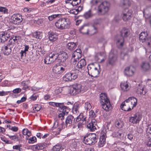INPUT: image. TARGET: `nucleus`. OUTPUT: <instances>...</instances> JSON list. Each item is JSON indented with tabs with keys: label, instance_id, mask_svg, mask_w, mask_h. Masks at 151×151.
<instances>
[{
	"label": "nucleus",
	"instance_id": "f257e3e1",
	"mask_svg": "<svg viewBox=\"0 0 151 151\" xmlns=\"http://www.w3.org/2000/svg\"><path fill=\"white\" fill-rule=\"evenodd\" d=\"M121 32V36H117L115 40L117 45L119 48H121L123 45L124 41L123 37H126L129 35L130 31L128 29L124 28L122 29Z\"/></svg>",
	"mask_w": 151,
	"mask_h": 151
},
{
	"label": "nucleus",
	"instance_id": "f03ea898",
	"mask_svg": "<svg viewBox=\"0 0 151 151\" xmlns=\"http://www.w3.org/2000/svg\"><path fill=\"white\" fill-rule=\"evenodd\" d=\"M100 101L104 110L108 111L111 109V105L106 93H101L100 94Z\"/></svg>",
	"mask_w": 151,
	"mask_h": 151
},
{
	"label": "nucleus",
	"instance_id": "7ed1b4c3",
	"mask_svg": "<svg viewBox=\"0 0 151 151\" xmlns=\"http://www.w3.org/2000/svg\"><path fill=\"white\" fill-rule=\"evenodd\" d=\"M98 137L95 134L91 133L85 135L83 138V143L86 145H93L97 142Z\"/></svg>",
	"mask_w": 151,
	"mask_h": 151
},
{
	"label": "nucleus",
	"instance_id": "20e7f679",
	"mask_svg": "<svg viewBox=\"0 0 151 151\" xmlns=\"http://www.w3.org/2000/svg\"><path fill=\"white\" fill-rule=\"evenodd\" d=\"M83 115L82 114H80L76 118H74L71 115H69L67 116L65 121V125L66 127H70L75 123L79 122L81 118H83Z\"/></svg>",
	"mask_w": 151,
	"mask_h": 151
},
{
	"label": "nucleus",
	"instance_id": "39448f33",
	"mask_svg": "<svg viewBox=\"0 0 151 151\" xmlns=\"http://www.w3.org/2000/svg\"><path fill=\"white\" fill-rule=\"evenodd\" d=\"M110 4L107 1H104L99 6L98 8V13L103 15L108 12L110 9Z\"/></svg>",
	"mask_w": 151,
	"mask_h": 151
},
{
	"label": "nucleus",
	"instance_id": "423d86ee",
	"mask_svg": "<svg viewBox=\"0 0 151 151\" xmlns=\"http://www.w3.org/2000/svg\"><path fill=\"white\" fill-rule=\"evenodd\" d=\"M87 69L88 73L91 77L96 78L99 76L100 71L97 68L95 67L93 64L88 65L87 66Z\"/></svg>",
	"mask_w": 151,
	"mask_h": 151
},
{
	"label": "nucleus",
	"instance_id": "0eeeda50",
	"mask_svg": "<svg viewBox=\"0 0 151 151\" xmlns=\"http://www.w3.org/2000/svg\"><path fill=\"white\" fill-rule=\"evenodd\" d=\"M147 34L145 32H142L139 37V40L142 42H145L147 44L146 48L151 47V38H147Z\"/></svg>",
	"mask_w": 151,
	"mask_h": 151
},
{
	"label": "nucleus",
	"instance_id": "6e6552de",
	"mask_svg": "<svg viewBox=\"0 0 151 151\" xmlns=\"http://www.w3.org/2000/svg\"><path fill=\"white\" fill-rule=\"evenodd\" d=\"M117 60V55L113 53V51L111 50L110 52L109 58L107 62V65H113L116 63Z\"/></svg>",
	"mask_w": 151,
	"mask_h": 151
},
{
	"label": "nucleus",
	"instance_id": "1a4fd4ad",
	"mask_svg": "<svg viewBox=\"0 0 151 151\" xmlns=\"http://www.w3.org/2000/svg\"><path fill=\"white\" fill-rule=\"evenodd\" d=\"M10 21L13 24L16 25H19L22 21V16L19 14H15L11 17Z\"/></svg>",
	"mask_w": 151,
	"mask_h": 151
},
{
	"label": "nucleus",
	"instance_id": "9d476101",
	"mask_svg": "<svg viewBox=\"0 0 151 151\" xmlns=\"http://www.w3.org/2000/svg\"><path fill=\"white\" fill-rule=\"evenodd\" d=\"M66 65L65 64L64 67H62L60 65H55L52 68V70L53 72L57 74H62L65 71V67Z\"/></svg>",
	"mask_w": 151,
	"mask_h": 151
},
{
	"label": "nucleus",
	"instance_id": "9b49d317",
	"mask_svg": "<svg viewBox=\"0 0 151 151\" xmlns=\"http://www.w3.org/2000/svg\"><path fill=\"white\" fill-rule=\"evenodd\" d=\"M81 90V85L79 84H76L73 85L70 93L71 94L73 95H76L80 93Z\"/></svg>",
	"mask_w": 151,
	"mask_h": 151
},
{
	"label": "nucleus",
	"instance_id": "f8f14e48",
	"mask_svg": "<svg viewBox=\"0 0 151 151\" xmlns=\"http://www.w3.org/2000/svg\"><path fill=\"white\" fill-rule=\"evenodd\" d=\"M142 117V115L139 113H137L129 118V121L133 124H137L139 123Z\"/></svg>",
	"mask_w": 151,
	"mask_h": 151
},
{
	"label": "nucleus",
	"instance_id": "ddd939ff",
	"mask_svg": "<svg viewBox=\"0 0 151 151\" xmlns=\"http://www.w3.org/2000/svg\"><path fill=\"white\" fill-rule=\"evenodd\" d=\"M60 122H58V121H56L53 124V126L52 128L54 129L58 127V128L57 131L58 134H59V132L61 130L65 128V125L64 123L63 122H62L61 124H60Z\"/></svg>",
	"mask_w": 151,
	"mask_h": 151
},
{
	"label": "nucleus",
	"instance_id": "4468645a",
	"mask_svg": "<svg viewBox=\"0 0 151 151\" xmlns=\"http://www.w3.org/2000/svg\"><path fill=\"white\" fill-rule=\"evenodd\" d=\"M11 33L9 32H2L0 34L1 42H4L6 41L10 37Z\"/></svg>",
	"mask_w": 151,
	"mask_h": 151
},
{
	"label": "nucleus",
	"instance_id": "2eb2a0df",
	"mask_svg": "<svg viewBox=\"0 0 151 151\" xmlns=\"http://www.w3.org/2000/svg\"><path fill=\"white\" fill-rule=\"evenodd\" d=\"M135 68L133 66L127 67L125 68L124 71V74L129 76H132L134 74Z\"/></svg>",
	"mask_w": 151,
	"mask_h": 151
},
{
	"label": "nucleus",
	"instance_id": "dca6fc26",
	"mask_svg": "<svg viewBox=\"0 0 151 151\" xmlns=\"http://www.w3.org/2000/svg\"><path fill=\"white\" fill-rule=\"evenodd\" d=\"M47 146L46 143H42L37 144L36 145L32 146V148L35 150H42L45 148Z\"/></svg>",
	"mask_w": 151,
	"mask_h": 151
},
{
	"label": "nucleus",
	"instance_id": "f3484780",
	"mask_svg": "<svg viewBox=\"0 0 151 151\" xmlns=\"http://www.w3.org/2000/svg\"><path fill=\"white\" fill-rule=\"evenodd\" d=\"M86 65V62L85 60L84 59H82L78 62L75 68L76 70L81 69Z\"/></svg>",
	"mask_w": 151,
	"mask_h": 151
},
{
	"label": "nucleus",
	"instance_id": "a211bd4d",
	"mask_svg": "<svg viewBox=\"0 0 151 151\" xmlns=\"http://www.w3.org/2000/svg\"><path fill=\"white\" fill-rule=\"evenodd\" d=\"M70 22L67 18H63L62 30L69 28L70 27Z\"/></svg>",
	"mask_w": 151,
	"mask_h": 151
},
{
	"label": "nucleus",
	"instance_id": "6ab92c4d",
	"mask_svg": "<svg viewBox=\"0 0 151 151\" xmlns=\"http://www.w3.org/2000/svg\"><path fill=\"white\" fill-rule=\"evenodd\" d=\"M96 121L95 119H92L91 121L87 125V127L91 131H94L96 129Z\"/></svg>",
	"mask_w": 151,
	"mask_h": 151
},
{
	"label": "nucleus",
	"instance_id": "aec40b11",
	"mask_svg": "<svg viewBox=\"0 0 151 151\" xmlns=\"http://www.w3.org/2000/svg\"><path fill=\"white\" fill-rule=\"evenodd\" d=\"M68 55L65 52H61L60 54L58 55V59L60 60L61 62H64L68 58Z\"/></svg>",
	"mask_w": 151,
	"mask_h": 151
},
{
	"label": "nucleus",
	"instance_id": "412c9836",
	"mask_svg": "<svg viewBox=\"0 0 151 151\" xmlns=\"http://www.w3.org/2000/svg\"><path fill=\"white\" fill-rule=\"evenodd\" d=\"M12 48L11 47H8L5 45L1 47V50L4 55H8L11 52Z\"/></svg>",
	"mask_w": 151,
	"mask_h": 151
},
{
	"label": "nucleus",
	"instance_id": "4be33fe9",
	"mask_svg": "<svg viewBox=\"0 0 151 151\" xmlns=\"http://www.w3.org/2000/svg\"><path fill=\"white\" fill-rule=\"evenodd\" d=\"M127 103L126 100L123 102L121 105V108L123 110L125 111H129L131 110V109L130 108L129 104Z\"/></svg>",
	"mask_w": 151,
	"mask_h": 151
},
{
	"label": "nucleus",
	"instance_id": "5701e85b",
	"mask_svg": "<svg viewBox=\"0 0 151 151\" xmlns=\"http://www.w3.org/2000/svg\"><path fill=\"white\" fill-rule=\"evenodd\" d=\"M132 12L131 10H128L126 13H124L122 18L124 20L127 21L130 19L132 14Z\"/></svg>",
	"mask_w": 151,
	"mask_h": 151
},
{
	"label": "nucleus",
	"instance_id": "b1692460",
	"mask_svg": "<svg viewBox=\"0 0 151 151\" xmlns=\"http://www.w3.org/2000/svg\"><path fill=\"white\" fill-rule=\"evenodd\" d=\"M143 13L144 16H147V18L151 17V6H147L143 11Z\"/></svg>",
	"mask_w": 151,
	"mask_h": 151
},
{
	"label": "nucleus",
	"instance_id": "393cba45",
	"mask_svg": "<svg viewBox=\"0 0 151 151\" xmlns=\"http://www.w3.org/2000/svg\"><path fill=\"white\" fill-rule=\"evenodd\" d=\"M126 101H129V104H131V105L133 106L132 107H135L137 103V99L134 97H130L126 100Z\"/></svg>",
	"mask_w": 151,
	"mask_h": 151
},
{
	"label": "nucleus",
	"instance_id": "a878e982",
	"mask_svg": "<svg viewBox=\"0 0 151 151\" xmlns=\"http://www.w3.org/2000/svg\"><path fill=\"white\" fill-rule=\"evenodd\" d=\"M49 38L50 41L54 42L57 40L58 35L55 32H51L49 34Z\"/></svg>",
	"mask_w": 151,
	"mask_h": 151
},
{
	"label": "nucleus",
	"instance_id": "bb28decb",
	"mask_svg": "<svg viewBox=\"0 0 151 151\" xmlns=\"http://www.w3.org/2000/svg\"><path fill=\"white\" fill-rule=\"evenodd\" d=\"M124 133L123 130L122 129L119 130L118 131L114 132L112 134V136L114 137L120 138L123 134Z\"/></svg>",
	"mask_w": 151,
	"mask_h": 151
},
{
	"label": "nucleus",
	"instance_id": "cd10ccee",
	"mask_svg": "<svg viewBox=\"0 0 151 151\" xmlns=\"http://www.w3.org/2000/svg\"><path fill=\"white\" fill-rule=\"evenodd\" d=\"M63 21V18L57 20L55 22V26L58 29L62 30Z\"/></svg>",
	"mask_w": 151,
	"mask_h": 151
},
{
	"label": "nucleus",
	"instance_id": "c85d7f7f",
	"mask_svg": "<svg viewBox=\"0 0 151 151\" xmlns=\"http://www.w3.org/2000/svg\"><path fill=\"white\" fill-rule=\"evenodd\" d=\"M80 108L79 104L78 103H75L74 104L73 107L72 109V112L73 114L78 115L79 114V110Z\"/></svg>",
	"mask_w": 151,
	"mask_h": 151
},
{
	"label": "nucleus",
	"instance_id": "c756f323",
	"mask_svg": "<svg viewBox=\"0 0 151 151\" xmlns=\"http://www.w3.org/2000/svg\"><path fill=\"white\" fill-rule=\"evenodd\" d=\"M88 26L86 25L82 26L79 29V31L83 34H88Z\"/></svg>",
	"mask_w": 151,
	"mask_h": 151
},
{
	"label": "nucleus",
	"instance_id": "7c9ffc66",
	"mask_svg": "<svg viewBox=\"0 0 151 151\" xmlns=\"http://www.w3.org/2000/svg\"><path fill=\"white\" fill-rule=\"evenodd\" d=\"M141 67L142 70L144 71H146L149 70L150 68V66L148 63L144 62L141 65Z\"/></svg>",
	"mask_w": 151,
	"mask_h": 151
},
{
	"label": "nucleus",
	"instance_id": "2f4dec72",
	"mask_svg": "<svg viewBox=\"0 0 151 151\" xmlns=\"http://www.w3.org/2000/svg\"><path fill=\"white\" fill-rule=\"evenodd\" d=\"M120 86L122 89L124 91H127L130 89V87L127 82L121 83Z\"/></svg>",
	"mask_w": 151,
	"mask_h": 151
},
{
	"label": "nucleus",
	"instance_id": "473e14b6",
	"mask_svg": "<svg viewBox=\"0 0 151 151\" xmlns=\"http://www.w3.org/2000/svg\"><path fill=\"white\" fill-rule=\"evenodd\" d=\"M81 0H67L66 1L67 3L70 4L73 6H76L81 2Z\"/></svg>",
	"mask_w": 151,
	"mask_h": 151
},
{
	"label": "nucleus",
	"instance_id": "72a5a7b5",
	"mask_svg": "<svg viewBox=\"0 0 151 151\" xmlns=\"http://www.w3.org/2000/svg\"><path fill=\"white\" fill-rule=\"evenodd\" d=\"M30 83L29 80L26 81H23L21 83V85L23 86L22 88L23 90H25L29 88V85Z\"/></svg>",
	"mask_w": 151,
	"mask_h": 151
},
{
	"label": "nucleus",
	"instance_id": "f704fd0d",
	"mask_svg": "<svg viewBox=\"0 0 151 151\" xmlns=\"http://www.w3.org/2000/svg\"><path fill=\"white\" fill-rule=\"evenodd\" d=\"M60 106H59L58 107L61 109V110L62 111V113H64V114L65 113H67L68 111V107L65 106L63 103H60Z\"/></svg>",
	"mask_w": 151,
	"mask_h": 151
},
{
	"label": "nucleus",
	"instance_id": "c9c22d12",
	"mask_svg": "<svg viewBox=\"0 0 151 151\" xmlns=\"http://www.w3.org/2000/svg\"><path fill=\"white\" fill-rule=\"evenodd\" d=\"M76 46L77 45L76 43L73 42H70L68 44L67 47L69 50H72L75 49Z\"/></svg>",
	"mask_w": 151,
	"mask_h": 151
},
{
	"label": "nucleus",
	"instance_id": "e433bc0d",
	"mask_svg": "<svg viewBox=\"0 0 151 151\" xmlns=\"http://www.w3.org/2000/svg\"><path fill=\"white\" fill-rule=\"evenodd\" d=\"M79 58L80 57L78 56L77 55H75L72 54V58L71 59V63L73 65H75L76 63L79 60Z\"/></svg>",
	"mask_w": 151,
	"mask_h": 151
},
{
	"label": "nucleus",
	"instance_id": "4c0bfd02",
	"mask_svg": "<svg viewBox=\"0 0 151 151\" xmlns=\"http://www.w3.org/2000/svg\"><path fill=\"white\" fill-rule=\"evenodd\" d=\"M86 119V117L81 118V120L79 121V122L77 125L78 129H81L83 127L84 124L85 123Z\"/></svg>",
	"mask_w": 151,
	"mask_h": 151
},
{
	"label": "nucleus",
	"instance_id": "58836bf2",
	"mask_svg": "<svg viewBox=\"0 0 151 151\" xmlns=\"http://www.w3.org/2000/svg\"><path fill=\"white\" fill-rule=\"evenodd\" d=\"M48 56L50 58L51 61H53L54 62L58 58V55L55 52H52L50 53Z\"/></svg>",
	"mask_w": 151,
	"mask_h": 151
},
{
	"label": "nucleus",
	"instance_id": "ea45409f",
	"mask_svg": "<svg viewBox=\"0 0 151 151\" xmlns=\"http://www.w3.org/2000/svg\"><path fill=\"white\" fill-rule=\"evenodd\" d=\"M33 36L35 38L41 39L42 37V33L40 32H34L32 34Z\"/></svg>",
	"mask_w": 151,
	"mask_h": 151
},
{
	"label": "nucleus",
	"instance_id": "a19ab883",
	"mask_svg": "<svg viewBox=\"0 0 151 151\" xmlns=\"http://www.w3.org/2000/svg\"><path fill=\"white\" fill-rule=\"evenodd\" d=\"M97 32V28L94 26H93L88 30V34L90 35H92Z\"/></svg>",
	"mask_w": 151,
	"mask_h": 151
},
{
	"label": "nucleus",
	"instance_id": "79ce46f5",
	"mask_svg": "<svg viewBox=\"0 0 151 151\" xmlns=\"http://www.w3.org/2000/svg\"><path fill=\"white\" fill-rule=\"evenodd\" d=\"M71 73H69L66 74L64 77L63 79L65 81H71Z\"/></svg>",
	"mask_w": 151,
	"mask_h": 151
},
{
	"label": "nucleus",
	"instance_id": "37998d69",
	"mask_svg": "<svg viewBox=\"0 0 151 151\" xmlns=\"http://www.w3.org/2000/svg\"><path fill=\"white\" fill-rule=\"evenodd\" d=\"M106 143V139L102 137H100L99 141L98 142V145L99 147H103Z\"/></svg>",
	"mask_w": 151,
	"mask_h": 151
},
{
	"label": "nucleus",
	"instance_id": "c03bdc74",
	"mask_svg": "<svg viewBox=\"0 0 151 151\" xmlns=\"http://www.w3.org/2000/svg\"><path fill=\"white\" fill-rule=\"evenodd\" d=\"M52 149V151H61L62 149V145L57 144L53 147Z\"/></svg>",
	"mask_w": 151,
	"mask_h": 151
},
{
	"label": "nucleus",
	"instance_id": "a18cd8bd",
	"mask_svg": "<svg viewBox=\"0 0 151 151\" xmlns=\"http://www.w3.org/2000/svg\"><path fill=\"white\" fill-rule=\"evenodd\" d=\"M128 52V50L127 49L124 50L123 51H122L121 53V58L122 59H124V57L127 55V54Z\"/></svg>",
	"mask_w": 151,
	"mask_h": 151
},
{
	"label": "nucleus",
	"instance_id": "49530a36",
	"mask_svg": "<svg viewBox=\"0 0 151 151\" xmlns=\"http://www.w3.org/2000/svg\"><path fill=\"white\" fill-rule=\"evenodd\" d=\"M93 15L91 10H89L88 12H85L84 15V17L86 19H88Z\"/></svg>",
	"mask_w": 151,
	"mask_h": 151
},
{
	"label": "nucleus",
	"instance_id": "de8ad7c7",
	"mask_svg": "<svg viewBox=\"0 0 151 151\" xmlns=\"http://www.w3.org/2000/svg\"><path fill=\"white\" fill-rule=\"evenodd\" d=\"M22 147V145L21 144H19L14 145L13 146V149L19 151H22L23 149Z\"/></svg>",
	"mask_w": 151,
	"mask_h": 151
},
{
	"label": "nucleus",
	"instance_id": "09e8293b",
	"mask_svg": "<svg viewBox=\"0 0 151 151\" xmlns=\"http://www.w3.org/2000/svg\"><path fill=\"white\" fill-rule=\"evenodd\" d=\"M8 136L10 139L14 141H17L19 140V137L17 135H11L8 134H6Z\"/></svg>",
	"mask_w": 151,
	"mask_h": 151
},
{
	"label": "nucleus",
	"instance_id": "8fccbe9b",
	"mask_svg": "<svg viewBox=\"0 0 151 151\" xmlns=\"http://www.w3.org/2000/svg\"><path fill=\"white\" fill-rule=\"evenodd\" d=\"M23 134L24 135H27L28 136H30L31 135V131L27 129H24L22 131Z\"/></svg>",
	"mask_w": 151,
	"mask_h": 151
},
{
	"label": "nucleus",
	"instance_id": "3c124183",
	"mask_svg": "<svg viewBox=\"0 0 151 151\" xmlns=\"http://www.w3.org/2000/svg\"><path fill=\"white\" fill-rule=\"evenodd\" d=\"M28 140V143L30 144H33L37 142V138L35 136L30 137Z\"/></svg>",
	"mask_w": 151,
	"mask_h": 151
},
{
	"label": "nucleus",
	"instance_id": "603ef678",
	"mask_svg": "<svg viewBox=\"0 0 151 151\" xmlns=\"http://www.w3.org/2000/svg\"><path fill=\"white\" fill-rule=\"evenodd\" d=\"M45 63L47 64H50L53 62V61H51L50 58L48 55L46 56L44 59Z\"/></svg>",
	"mask_w": 151,
	"mask_h": 151
},
{
	"label": "nucleus",
	"instance_id": "864d4df0",
	"mask_svg": "<svg viewBox=\"0 0 151 151\" xmlns=\"http://www.w3.org/2000/svg\"><path fill=\"white\" fill-rule=\"evenodd\" d=\"M105 55V54L104 52H100L96 54L95 56V59L97 60H99L100 58L99 57L104 56Z\"/></svg>",
	"mask_w": 151,
	"mask_h": 151
},
{
	"label": "nucleus",
	"instance_id": "5fc2aeb1",
	"mask_svg": "<svg viewBox=\"0 0 151 151\" xmlns=\"http://www.w3.org/2000/svg\"><path fill=\"white\" fill-rule=\"evenodd\" d=\"M106 130L105 129H103L100 133V137H102L104 138L106 137Z\"/></svg>",
	"mask_w": 151,
	"mask_h": 151
},
{
	"label": "nucleus",
	"instance_id": "6e6d98bb",
	"mask_svg": "<svg viewBox=\"0 0 151 151\" xmlns=\"http://www.w3.org/2000/svg\"><path fill=\"white\" fill-rule=\"evenodd\" d=\"M98 41L99 42L102 43L103 45L106 44L107 42V40L103 37L99 38Z\"/></svg>",
	"mask_w": 151,
	"mask_h": 151
},
{
	"label": "nucleus",
	"instance_id": "4d7b16f0",
	"mask_svg": "<svg viewBox=\"0 0 151 151\" xmlns=\"http://www.w3.org/2000/svg\"><path fill=\"white\" fill-rule=\"evenodd\" d=\"M81 51L80 49H77L72 54L75 55H77L79 57H81Z\"/></svg>",
	"mask_w": 151,
	"mask_h": 151
},
{
	"label": "nucleus",
	"instance_id": "13d9d810",
	"mask_svg": "<svg viewBox=\"0 0 151 151\" xmlns=\"http://www.w3.org/2000/svg\"><path fill=\"white\" fill-rule=\"evenodd\" d=\"M84 107L87 110H89L91 109V106L89 102H87L85 103Z\"/></svg>",
	"mask_w": 151,
	"mask_h": 151
},
{
	"label": "nucleus",
	"instance_id": "bf43d9fd",
	"mask_svg": "<svg viewBox=\"0 0 151 151\" xmlns=\"http://www.w3.org/2000/svg\"><path fill=\"white\" fill-rule=\"evenodd\" d=\"M8 9L5 7L0 6V12L3 13L4 14L8 13Z\"/></svg>",
	"mask_w": 151,
	"mask_h": 151
},
{
	"label": "nucleus",
	"instance_id": "052dcab7",
	"mask_svg": "<svg viewBox=\"0 0 151 151\" xmlns=\"http://www.w3.org/2000/svg\"><path fill=\"white\" fill-rule=\"evenodd\" d=\"M115 126L118 128H120L122 127V123L121 122L116 121L115 122Z\"/></svg>",
	"mask_w": 151,
	"mask_h": 151
},
{
	"label": "nucleus",
	"instance_id": "680f3d73",
	"mask_svg": "<svg viewBox=\"0 0 151 151\" xmlns=\"http://www.w3.org/2000/svg\"><path fill=\"white\" fill-rule=\"evenodd\" d=\"M59 16L58 14H53L51 16H49L48 17V19L50 21H52L53 19H55L56 18L58 17Z\"/></svg>",
	"mask_w": 151,
	"mask_h": 151
},
{
	"label": "nucleus",
	"instance_id": "e2e57ef3",
	"mask_svg": "<svg viewBox=\"0 0 151 151\" xmlns=\"http://www.w3.org/2000/svg\"><path fill=\"white\" fill-rule=\"evenodd\" d=\"M49 104L50 105L53 106H56L58 107L59 106V105H60V103H56L55 102H49Z\"/></svg>",
	"mask_w": 151,
	"mask_h": 151
},
{
	"label": "nucleus",
	"instance_id": "0e129e2a",
	"mask_svg": "<svg viewBox=\"0 0 151 151\" xmlns=\"http://www.w3.org/2000/svg\"><path fill=\"white\" fill-rule=\"evenodd\" d=\"M41 108V106L40 105H35L34 106L33 110L34 111H39Z\"/></svg>",
	"mask_w": 151,
	"mask_h": 151
},
{
	"label": "nucleus",
	"instance_id": "69168bd1",
	"mask_svg": "<svg viewBox=\"0 0 151 151\" xmlns=\"http://www.w3.org/2000/svg\"><path fill=\"white\" fill-rule=\"evenodd\" d=\"M131 2L129 0H124V1L123 4L124 5L129 6H130Z\"/></svg>",
	"mask_w": 151,
	"mask_h": 151
},
{
	"label": "nucleus",
	"instance_id": "338daca9",
	"mask_svg": "<svg viewBox=\"0 0 151 151\" xmlns=\"http://www.w3.org/2000/svg\"><path fill=\"white\" fill-rule=\"evenodd\" d=\"M114 151H125L124 149L119 147H114Z\"/></svg>",
	"mask_w": 151,
	"mask_h": 151
},
{
	"label": "nucleus",
	"instance_id": "774afa93",
	"mask_svg": "<svg viewBox=\"0 0 151 151\" xmlns=\"http://www.w3.org/2000/svg\"><path fill=\"white\" fill-rule=\"evenodd\" d=\"M69 12L70 14L74 15H76L78 14V12L76 9H71Z\"/></svg>",
	"mask_w": 151,
	"mask_h": 151
}]
</instances>
